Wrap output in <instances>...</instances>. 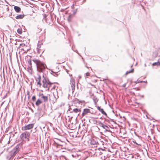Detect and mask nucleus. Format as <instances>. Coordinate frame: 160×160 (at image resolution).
<instances>
[{
    "label": "nucleus",
    "instance_id": "bb28decb",
    "mask_svg": "<svg viewBox=\"0 0 160 160\" xmlns=\"http://www.w3.org/2000/svg\"><path fill=\"white\" fill-rule=\"evenodd\" d=\"M39 97H41L42 96H44V95L43 94V93H39Z\"/></svg>",
    "mask_w": 160,
    "mask_h": 160
},
{
    "label": "nucleus",
    "instance_id": "423d86ee",
    "mask_svg": "<svg viewBox=\"0 0 160 160\" xmlns=\"http://www.w3.org/2000/svg\"><path fill=\"white\" fill-rule=\"evenodd\" d=\"M70 84L71 85V88L72 92L75 89V80L73 78H71L70 79Z\"/></svg>",
    "mask_w": 160,
    "mask_h": 160
},
{
    "label": "nucleus",
    "instance_id": "c756f323",
    "mask_svg": "<svg viewBox=\"0 0 160 160\" xmlns=\"http://www.w3.org/2000/svg\"><path fill=\"white\" fill-rule=\"evenodd\" d=\"M37 49L38 52H39V48H37Z\"/></svg>",
    "mask_w": 160,
    "mask_h": 160
},
{
    "label": "nucleus",
    "instance_id": "ddd939ff",
    "mask_svg": "<svg viewBox=\"0 0 160 160\" xmlns=\"http://www.w3.org/2000/svg\"><path fill=\"white\" fill-rule=\"evenodd\" d=\"M14 9L17 12H19L21 10V8L17 6H15L14 7Z\"/></svg>",
    "mask_w": 160,
    "mask_h": 160
},
{
    "label": "nucleus",
    "instance_id": "dca6fc26",
    "mask_svg": "<svg viewBox=\"0 0 160 160\" xmlns=\"http://www.w3.org/2000/svg\"><path fill=\"white\" fill-rule=\"evenodd\" d=\"M41 98L43 100V102H46L48 101V97L47 96H43L41 97Z\"/></svg>",
    "mask_w": 160,
    "mask_h": 160
},
{
    "label": "nucleus",
    "instance_id": "4be33fe9",
    "mask_svg": "<svg viewBox=\"0 0 160 160\" xmlns=\"http://www.w3.org/2000/svg\"><path fill=\"white\" fill-rule=\"evenodd\" d=\"M36 98L35 96H33V97L32 98V100L34 102V101H35L36 100Z\"/></svg>",
    "mask_w": 160,
    "mask_h": 160
},
{
    "label": "nucleus",
    "instance_id": "393cba45",
    "mask_svg": "<svg viewBox=\"0 0 160 160\" xmlns=\"http://www.w3.org/2000/svg\"><path fill=\"white\" fill-rule=\"evenodd\" d=\"M143 82L142 81H140V80H137V81L136 82H135V83H139V82Z\"/></svg>",
    "mask_w": 160,
    "mask_h": 160
},
{
    "label": "nucleus",
    "instance_id": "20e7f679",
    "mask_svg": "<svg viewBox=\"0 0 160 160\" xmlns=\"http://www.w3.org/2000/svg\"><path fill=\"white\" fill-rule=\"evenodd\" d=\"M30 134L29 133L25 132L22 133L20 136V138L22 140L25 141H29Z\"/></svg>",
    "mask_w": 160,
    "mask_h": 160
},
{
    "label": "nucleus",
    "instance_id": "f3484780",
    "mask_svg": "<svg viewBox=\"0 0 160 160\" xmlns=\"http://www.w3.org/2000/svg\"><path fill=\"white\" fill-rule=\"evenodd\" d=\"M42 102L39 99H38L36 102L35 104L37 106H38L42 103Z\"/></svg>",
    "mask_w": 160,
    "mask_h": 160
},
{
    "label": "nucleus",
    "instance_id": "473e14b6",
    "mask_svg": "<svg viewBox=\"0 0 160 160\" xmlns=\"http://www.w3.org/2000/svg\"><path fill=\"white\" fill-rule=\"evenodd\" d=\"M84 2H85L86 0H84Z\"/></svg>",
    "mask_w": 160,
    "mask_h": 160
},
{
    "label": "nucleus",
    "instance_id": "f03ea898",
    "mask_svg": "<svg viewBox=\"0 0 160 160\" xmlns=\"http://www.w3.org/2000/svg\"><path fill=\"white\" fill-rule=\"evenodd\" d=\"M42 87L46 88V91H48L50 87H51L52 83L50 82L46 75H43L42 77Z\"/></svg>",
    "mask_w": 160,
    "mask_h": 160
},
{
    "label": "nucleus",
    "instance_id": "a878e982",
    "mask_svg": "<svg viewBox=\"0 0 160 160\" xmlns=\"http://www.w3.org/2000/svg\"><path fill=\"white\" fill-rule=\"evenodd\" d=\"M85 75L86 76H88L90 75V74L89 72H87L85 74Z\"/></svg>",
    "mask_w": 160,
    "mask_h": 160
},
{
    "label": "nucleus",
    "instance_id": "4468645a",
    "mask_svg": "<svg viewBox=\"0 0 160 160\" xmlns=\"http://www.w3.org/2000/svg\"><path fill=\"white\" fill-rule=\"evenodd\" d=\"M90 143L91 145L95 146L97 145V142L96 141L93 139H92L90 140Z\"/></svg>",
    "mask_w": 160,
    "mask_h": 160
},
{
    "label": "nucleus",
    "instance_id": "0eeeda50",
    "mask_svg": "<svg viewBox=\"0 0 160 160\" xmlns=\"http://www.w3.org/2000/svg\"><path fill=\"white\" fill-rule=\"evenodd\" d=\"M33 124H29L27 125L22 127V129L23 130H29L33 128Z\"/></svg>",
    "mask_w": 160,
    "mask_h": 160
},
{
    "label": "nucleus",
    "instance_id": "b1692460",
    "mask_svg": "<svg viewBox=\"0 0 160 160\" xmlns=\"http://www.w3.org/2000/svg\"><path fill=\"white\" fill-rule=\"evenodd\" d=\"M20 46L21 47H24L25 46V44L24 43H22L20 44Z\"/></svg>",
    "mask_w": 160,
    "mask_h": 160
},
{
    "label": "nucleus",
    "instance_id": "6e6552de",
    "mask_svg": "<svg viewBox=\"0 0 160 160\" xmlns=\"http://www.w3.org/2000/svg\"><path fill=\"white\" fill-rule=\"evenodd\" d=\"M78 157L79 156L77 154L74 153L70 155L69 158L71 160H79V158Z\"/></svg>",
    "mask_w": 160,
    "mask_h": 160
},
{
    "label": "nucleus",
    "instance_id": "2eb2a0df",
    "mask_svg": "<svg viewBox=\"0 0 160 160\" xmlns=\"http://www.w3.org/2000/svg\"><path fill=\"white\" fill-rule=\"evenodd\" d=\"M24 17V15H18L15 18L16 19H22Z\"/></svg>",
    "mask_w": 160,
    "mask_h": 160
},
{
    "label": "nucleus",
    "instance_id": "7ed1b4c3",
    "mask_svg": "<svg viewBox=\"0 0 160 160\" xmlns=\"http://www.w3.org/2000/svg\"><path fill=\"white\" fill-rule=\"evenodd\" d=\"M21 146L22 144L21 143L18 144L9 153L10 158L15 156L18 153L20 149Z\"/></svg>",
    "mask_w": 160,
    "mask_h": 160
},
{
    "label": "nucleus",
    "instance_id": "72a5a7b5",
    "mask_svg": "<svg viewBox=\"0 0 160 160\" xmlns=\"http://www.w3.org/2000/svg\"><path fill=\"white\" fill-rule=\"evenodd\" d=\"M86 67L87 68H88V67L87 66H86Z\"/></svg>",
    "mask_w": 160,
    "mask_h": 160
},
{
    "label": "nucleus",
    "instance_id": "c85d7f7f",
    "mask_svg": "<svg viewBox=\"0 0 160 160\" xmlns=\"http://www.w3.org/2000/svg\"><path fill=\"white\" fill-rule=\"evenodd\" d=\"M126 83H125L122 85V87H125L126 86Z\"/></svg>",
    "mask_w": 160,
    "mask_h": 160
},
{
    "label": "nucleus",
    "instance_id": "412c9836",
    "mask_svg": "<svg viewBox=\"0 0 160 160\" xmlns=\"http://www.w3.org/2000/svg\"><path fill=\"white\" fill-rule=\"evenodd\" d=\"M159 62H155L153 63L152 64V65H153V66L158 65H158H159Z\"/></svg>",
    "mask_w": 160,
    "mask_h": 160
},
{
    "label": "nucleus",
    "instance_id": "9b49d317",
    "mask_svg": "<svg viewBox=\"0 0 160 160\" xmlns=\"http://www.w3.org/2000/svg\"><path fill=\"white\" fill-rule=\"evenodd\" d=\"M97 109L101 112V113L105 115L107 117V113L104 112L103 109L101 108L99 106L97 107Z\"/></svg>",
    "mask_w": 160,
    "mask_h": 160
},
{
    "label": "nucleus",
    "instance_id": "f8f14e48",
    "mask_svg": "<svg viewBox=\"0 0 160 160\" xmlns=\"http://www.w3.org/2000/svg\"><path fill=\"white\" fill-rule=\"evenodd\" d=\"M41 79V77L40 76H39L38 78H37V79H36L37 81H38L37 82V85H39V87H40L42 85V84L40 82Z\"/></svg>",
    "mask_w": 160,
    "mask_h": 160
},
{
    "label": "nucleus",
    "instance_id": "5701e85b",
    "mask_svg": "<svg viewBox=\"0 0 160 160\" xmlns=\"http://www.w3.org/2000/svg\"><path fill=\"white\" fill-rule=\"evenodd\" d=\"M27 95L28 96V99H29V98H30V94H29V91H27Z\"/></svg>",
    "mask_w": 160,
    "mask_h": 160
},
{
    "label": "nucleus",
    "instance_id": "2f4dec72",
    "mask_svg": "<svg viewBox=\"0 0 160 160\" xmlns=\"http://www.w3.org/2000/svg\"><path fill=\"white\" fill-rule=\"evenodd\" d=\"M159 65L160 66V62H159Z\"/></svg>",
    "mask_w": 160,
    "mask_h": 160
},
{
    "label": "nucleus",
    "instance_id": "a211bd4d",
    "mask_svg": "<svg viewBox=\"0 0 160 160\" xmlns=\"http://www.w3.org/2000/svg\"><path fill=\"white\" fill-rule=\"evenodd\" d=\"M28 64H29L28 66V68H30V69H31V68H32V62L30 60H29L28 61Z\"/></svg>",
    "mask_w": 160,
    "mask_h": 160
},
{
    "label": "nucleus",
    "instance_id": "cd10ccee",
    "mask_svg": "<svg viewBox=\"0 0 160 160\" xmlns=\"http://www.w3.org/2000/svg\"><path fill=\"white\" fill-rule=\"evenodd\" d=\"M110 119L111 121L113 122H114V120L113 119Z\"/></svg>",
    "mask_w": 160,
    "mask_h": 160
},
{
    "label": "nucleus",
    "instance_id": "7c9ffc66",
    "mask_svg": "<svg viewBox=\"0 0 160 160\" xmlns=\"http://www.w3.org/2000/svg\"><path fill=\"white\" fill-rule=\"evenodd\" d=\"M107 79H103V81H105Z\"/></svg>",
    "mask_w": 160,
    "mask_h": 160
},
{
    "label": "nucleus",
    "instance_id": "1a4fd4ad",
    "mask_svg": "<svg viewBox=\"0 0 160 160\" xmlns=\"http://www.w3.org/2000/svg\"><path fill=\"white\" fill-rule=\"evenodd\" d=\"M68 111H70V112L72 113L74 112L75 113H77L79 112H80L81 110L80 109L78 108H73L70 107L68 109Z\"/></svg>",
    "mask_w": 160,
    "mask_h": 160
},
{
    "label": "nucleus",
    "instance_id": "f257e3e1",
    "mask_svg": "<svg viewBox=\"0 0 160 160\" xmlns=\"http://www.w3.org/2000/svg\"><path fill=\"white\" fill-rule=\"evenodd\" d=\"M33 62L36 64L38 71L39 72H43L47 68L46 64L39 60L34 59Z\"/></svg>",
    "mask_w": 160,
    "mask_h": 160
},
{
    "label": "nucleus",
    "instance_id": "6ab92c4d",
    "mask_svg": "<svg viewBox=\"0 0 160 160\" xmlns=\"http://www.w3.org/2000/svg\"><path fill=\"white\" fill-rule=\"evenodd\" d=\"M134 71V69H132L131 70H129V71H127L125 73V75H127L128 74L130 73H132Z\"/></svg>",
    "mask_w": 160,
    "mask_h": 160
},
{
    "label": "nucleus",
    "instance_id": "39448f33",
    "mask_svg": "<svg viewBox=\"0 0 160 160\" xmlns=\"http://www.w3.org/2000/svg\"><path fill=\"white\" fill-rule=\"evenodd\" d=\"M98 124L99 126L105 129V131H110L109 128L110 127V126L105 125L100 122H98Z\"/></svg>",
    "mask_w": 160,
    "mask_h": 160
},
{
    "label": "nucleus",
    "instance_id": "9d476101",
    "mask_svg": "<svg viewBox=\"0 0 160 160\" xmlns=\"http://www.w3.org/2000/svg\"><path fill=\"white\" fill-rule=\"evenodd\" d=\"M89 113H91L90 109L87 108L84 109L83 112L82 114V116L83 117L85 115H86Z\"/></svg>",
    "mask_w": 160,
    "mask_h": 160
},
{
    "label": "nucleus",
    "instance_id": "aec40b11",
    "mask_svg": "<svg viewBox=\"0 0 160 160\" xmlns=\"http://www.w3.org/2000/svg\"><path fill=\"white\" fill-rule=\"evenodd\" d=\"M17 32L19 34H21L22 33V30L20 29H18L17 30Z\"/></svg>",
    "mask_w": 160,
    "mask_h": 160
}]
</instances>
